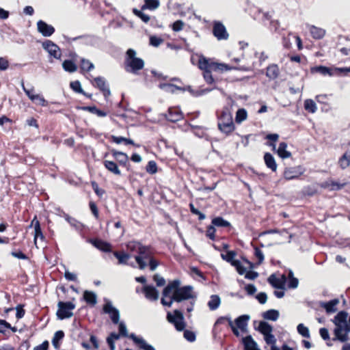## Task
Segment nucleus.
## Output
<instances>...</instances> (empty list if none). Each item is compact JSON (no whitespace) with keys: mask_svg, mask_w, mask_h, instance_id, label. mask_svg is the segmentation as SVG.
Listing matches in <instances>:
<instances>
[{"mask_svg":"<svg viewBox=\"0 0 350 350\" xmlns=\"http://www.w3.org/2000/svg\"><path fill=\"white\" fill-rule=\"evenodd\" d=\"M197 62H196V57L192 56L191 62L193 65H197L198 67L203 71V77L208 84H213L215 82V79L212 75V71L223 72L224 71H228L233 69H236L235 67L230 66L228 64L224 63H218L213 62L211 59L205 57L204 55H196Z\"/></svg>","mask_w":350,"mask_h":350,"instance_id":"nucleus-1","label":"nucleus"},{"mask_svg":"<svg viewBox=\"0 0 350 350\" xmlns=\"http://www.w3.org/2000/svg\"><path fill=\"white\" fill-rule=\"evenodd\" d=\"M180 282L178 280L170 282L163 291V297H167L172 295V300L176 302H181L193 298L192 286H184L180 287Z\"/></svg>","mask_w":350,"mask_h":350,"instance_id":"nucleus-2","label":"nucleus"},{"mask_svg":"<svg viewBox=\"0 0 350 350\" xmlns=\"http://www.w3.org/2000/svg\"><path fill=\"white\" fill-rule=\"evenodd\" d=\"M218 129L226 136L230 135L235 130L232 115L228 107H224L217 111Z\"/></svg>","mask_w":350,"mask_h":350,"instance_id":"nucleus-3","label":"nucleus"},{"mask_svg":"<svg viewBox=\"0 0 350 350\" xmlns=\"http://www.w3.org/2000/svg\"><path fill=\"white\" fill-rule=\"evenodd\" d=\"M124 64L126 71L132 73H137L144 67V61L136 57V51L133 49L126 51Z\"/></svg>","mask_w":350,"mask_h":350,"instance_id":"nucleus-4","label":"nucleus"},{"mask_svg":"<svg viewBox=\"0 0 350 350\" xmlns=\"http://www.w3.org/2000/svg\"><path fill=\"white\" fill-rule=\"evenodd\" d=\"M119 336H122L124 337H129L135 344H136L139 349L143 350H155V349L150 345L148 344L145 340L142 338H139L134 334L128 335L126 327L123 322H120L118 325Z\"/></svg>","mask_w":350,"mask_h":350,"instance_id":"nucleus-5","label":"nucleus"},{"mask_svg":"<svg viewBox=\"0 0 350 350\" xmlns=\"http://www.w3.org/2000/svg\"><path fill=\"white\" fill-rule=\"evenodd\" d=\"M57 311L56 315L60 320L69 319L73 316L72 310L76 306L72 301H59L57 304Z\"/></svg>","mask_w":350,"mask_h":350,"instance_id":"nucleus-6","label":"nucleus"},{"mask_svg":"<svg viewBox=\"0 0 350 350\" xmlns=\"http://www.w3.org/2000/svg\"><path fill=\"white\" fill-rule=\"evenodd\" d=\"M174 315H172L170 312L167 314V321L174 324L177 331L181 332L185 327V323L184 322V316L181 311L175 310L174 311Z\"/></svg>","mask_w":350,"mask_h":350,"instance_id":"nucleus-7","label":"nucleus"},{"mask_svg":"<svg viewBox=\"0 0 350 350\" xmlns=\"http://www.w3.org/2000/svg\"><path fill=\"white\" fill-rule=\"evenodd\" d=\"M139 255L135 256V261L139 265L140 269H144L146 267L144 259H148L151 256L150 246L143 245L139 247Z\"/></svg>","mask_w":350,"mask_h":350,"instance_id":"nucleus-8","label":"nucleus"},{"mask_svg":"<svg viewBox=\"0 0 350 350\" xmlns=\"http://www.w3.org/2000/svg\"><path fill=\"white\" fill-rule=\"evenodd\" d=\"M212 32L218 40H226L229 38L226 27L220 21L213 22Z\"/></svg>","mask_w":350,"mask_h":350,"instance_id":"nucleus-9","label":"nucleus"},{"mask_svg":"<svg viewBox=\"0 0 350 350\" xmlns=\"http://www.w3.org/2000/svg\"><path fill=\"white\" fill-rule=\"evenodd\" d=\"M304 172V168L301 165L286 167L283 172V177L286 180L297 179Z\"/></svg>","mask_w":350,"mask_h":350,"instance_id":"nucleus-10","label":"nucleus"},{"mask_svg":"<svg viewBox=\"0 0 350 350\" xmlns=\"http://www.w3.org/2000/svg\"><path fill=\"white\" fill-rule=\"evenodd\" d=\"M103 312L108 314L113 324L119 323L120 312L119 310L113 307L110 301H106L103 306Z\"/></svg>","mask_w":350,"mask_h":350,"instance_id":"nucleus-11","label":"nucleus"},{"mask_svg":"<svg viewBox=\"0 0 350 350\" xmlns=\"http://www.w3.org/2000/svg\"><path fill=\"white\" fill-rule=\"evenodd\" d=\"M103 312L108 314L113 324L119 323L120 312L119 310L113 307L110 301H106L103 306Z\"/></svg>","mask_w":350,"mask_h":350,"instance_id":"nucleus-12","label":"nucleus"},{"mask_svg":"<svg viewBox=\"0 0 350 350\" xmlns=\"http://www.w3.org/2000/svg\"><path fill=\"white\" fill-rule=\"evenodd\" d=\"M109 153L119 165L126 167L128 170H129L131 165L129 161V157L127 154L118 151L116 149H111Z\"/></svg>","mask_w":350,"mask_h":350,"instance_id":"nucleus-13","label":"nucleus"},{"mask_svg":"<svg viewBox=\"0 0 350 350\" xmlns=\"http://www.w3.org/2000/svg\"><path fill=\"white\" fill-rule=\"evenodd\" d=\"M164 117L169 122H176L182 120L184 118V115L179 107H171L164 114Z\"/></svg>","mask_w":350,"mask_h":350,"instance_id":"nucleus-14","label":"nucleus"},{"mask_svg":"<svg viewBox=\"0 0 350 350\" xmlns=\"http://www.w3.org/2000/svg\"><path fill=\"white\" fill-rule=\"evenodd\" d=\"M42 47L44 49L53 57L59 59L62 55V53L59 47L51 40H46L42 43Z\"/></svg>","mask_w":350,"mask_h":350,"instance_id":"nucleus-15","label":"nucleus"},{"mask_svg":"<svg viewBox=\"0 0 350 350\" xmlns=\"http://www.w3.org/2000/svg\"><path fill=\"white\" fill-rule=\"evenodd\" d=\"M89 242L96 249L104 252H111L112 250V246L111 243L103 241L98 238L90 239Z\"/></svg>","mask_w":350,"mask_h":350,"instance_id":"nucleus-16","label":"nucleus"},{"mask_svg":"<svg viewBox=\"0 0 350 350\" xmlns=\"http://www.w3.org/2000/svg\"><path fill=\"white\" fill-rule=\"evenodd\" d=\"M93 85L103 93L105 98H107L110 95V90L106 84V81L104 78L98 77L94 79Z\"/></svg>","mask_w":350,"mask_h":350,"instance_id":"nucleus-17","label":"nucleus"},{"mask_svg":"<svg viewBox=\"0 0 350 350\" xmlns=\"http://www.w3.org/2000/svg\"><path fill=\"white\" fill-rule=\"evenodd\" d=\"M345 183H340L332 179L327 180L319 184V186L322 189H328L330 191H338L342 189L345 186Z\"/></svg>","mask_w":350,"mask_h":350,"instance_id":"nucleus-18","label":"nucleus"},{"mask_svg":"<svg viewBox=\"0 0 350 350\" xmlns=\"http://www.w3.org/2000/svg\"><path fill=\"white\" fill-rule=\"evenodd\" d=\"M38 31L45 37L51 36L55 32V28L46 22L40 20L37 23Z\"/></svg>","mask_w":350,"mask_h":350,"instance_id":"nucleus-19","label":"nucleus"},{"mask_svg":"<svg viewBox=\"0 0 350 350\" xmlns=\"http://www.w3.org/2000/svg\"><path fill=\"white\" fill-rule=\"evenodd\" d=\"M104 167L111 173L116 176H120L121 172L118 167V164L113 161L104 159L103 161Z\"/></svg>","mask_w":350,"mask_h":350,"instance_id":"nucleus-20","label":"nucleus"},{"mask_svg":"<svg viewBox=\"0 0 350 350\" xmlns=\"http://www.w3.org/2000/svg\"><path fill=\"white\" fill-rule=\"evenodd\" d=\"M280 68L275 64L269 65L266 68V76L269 80H275L280 75Z\"/></svg>","mask_w":350,"mask_h":350,"instance_id":"nucleus-21","label":"nucleus"},{"mask_svg":"<svg viewBox=\"0 0 350 350\" xmlns=\"http://www.w3.org/2000/svg\"><path fill=\"white\" fill-rule=\"evenodd\" d=\"M143 292L145 294V297L150 300H157L159 298V292L155 287L152 286H145L143 288Z\"/></svg>","mask_w":350,"mask_h":350,"instance_id":"nucleus-22","label":"nucleus"},{"mask_svg":"<svg viewBox=\"0 0 350 350\" xmlns=\"http://www.w3.org/2000/svg\"><path fill=\"white\" fill-rule=\"evenodd\" d=\"M339 304L338 299H334L327 302H320V306L323 308L327 313L335 312L337 310L336 306Z\"/></svg>","mask_w":350,"mask_h":350,"instance_id":"nucleus-23","label":"nucleus"},{"mask_svg":"<svg viewBox=\"0 0 350 350\" xmlns=\"http://www.w3.org/2000/svg\"><path fill=\"white\" fill-rule=\"evenodd\" d=\"M242 342L244 346V350H260L257 345V343L252 336L248 335L242 338Z\"/></svg>","mask_w":350,"mask_h":350,"instance_id":"nucleus-24","label":"nucleus"},{"mask_svg":"<svg viewBox=\"0 0 350 350\" xmlns=\"http://www.w3.org/2000/svg\"><path fill=\"white\" fill-rule=\"evenodd\" d=\"M310 72L312 74L319 73L323 76L332 77V68H329L325 66H317L310 68Z\"/></svg>","mask_w":350,"mask_h":350,"instance_id":"nucleus-25","label":"nucleus"},{"mask_svg":"<svg viewBox=\"0 0 350 350\" xmlns=\"http://www.w3.org/2000/svg\"><path fill=\"white\" fill-rule=\"evenodd\" d=\"M31 225H34V238L33 241L34 243L36 245L37 239L38 237H40L41 239H44V236L42 233L40 221L37 219V217L35 216L33 220L31 221Z\"/></svg>","mask_w":350,"mask_h":350,"instance_id":"nucleus-26","label":"nucleus"},{"mask_svg":"<svg viewBox=\"0 0 350 350\" xmlns=\"http://www.w3.org/2000/svg\"><path fill=\"white\" fill-rule=\"evenodd\" d=\"M249 319V315H241L234 320V325L239 327V329H240L242 332H245Z\"/></svg>","mask_w":350,"mask_h":350,"instance_id":"nucleus-27","label":"nucleus"},{"mask_svg":"<svg viewBox=\"0 0 350 350\" xmlns=\"http://www.w3.org/2000/svg\"><path fill=\"white\" fill-rule=\"evenodd\" d=\"M159 88L167 93L174 94L177 90L184 91L185 89L172 83H161Z\"/></svg>","mask_w":350,"mask_h":350,"instance_id":"nucleus-28","label":"nucleus"},{"mask_svg":"<svg viewBox=\"0 0 350 350\" xmlns=\"http://www.w3.org/2000/svg\"><path fill=\"white\" fill-rule=\"evenodd\" d=\"M264 161L266 166L271 170L273 172H276L277 170V163L273 156L269 152H265L264 154Z\"/></svg>","mask_w":350,"mask_h":350,"instance_id":"nucleus-29","label":"nucleus"},{"mask_svg":"<svg viewBox=\"0 0 350 350\" xmlns=\"http://www.w3.org/2000/svg\"><path fill=\"white\" fill-rule=\"evenodd\" d=\"M338 164L342 170L350 167V151H346L338 159Z\"/></svg>","mask_w":350,"mask_h":350,"instance_id":"nucleus-30","label":"nucleus"},{"mask_svg":"<svg viewBox=\"0 0 350 350\" xmlns=\"http://www.w3.org/2000/svg\"><path fill=\"white\" fill-rule=\"evenodd\" d=\"M83 299L88 304L92 306H94L97 302L96 295L92 291H85L83 292Z\"/></svg>","mask_w":350,"mask_h":350,"instance_id":"nucleus-31","label":"nucleus"},{"mask_svg":"<svg viewBox=\"0 0 350 350\" xmlns=\"http://www.w3.org/2000/svg\"><path fill=\"white\" fill-rule=\"evenodd\" d=\"M113 256L118 260V264H127L128 260L131 258L129 254L123 251H114L113 252Z\"/></svg>","mask_w":350,"mask_h":350,"instance_id":"nucleus-32","label":"nucleus"},{"mask_svg":"<svg viewBox=\"0 0 350 350\" xmlns=\"http://www.w3.org/2000/svg\"><path fill=\"white\" fill-rule=\"evenodd\" d=\"M287 144L286 142H280L279 144L277 153L282 159H287L291 157V153L286 150Z\"/></svg>","mask_w":350,"mask_h":350,"instance_id":"nucleus-33","label":"nucleus"},{"mask_svg":"<svg viewBox=\"0 0 350 350\" xmlns=\"http://www.w3.org/2000/svg\"><path fill=\"white\" fill-rule=\"evenodd\" d=\"M81 109L83 111H88L91 113L95 114L98 117H105L107 115V112L98 109L96 106H85L82 107Z\"/></svg>","mask_w":350,"mask_h":350,"instance_id":"nucleus-34","label":"nucleus"},{"mask_svg":"<svg viewBox=\"0 0 350 350\" xmlns=\"http://www.w3.org/2000/svg\"><path fill=\"white\" fill-rule=\"evenodd\" d=\"M279 312L274 309L268 310L262 314L263 319L273 321H276L279 318Z\"/></svg>","mask_w":350,"mask_h":350,"instance_id":"nucleus-35","label":"nucleus"},{"mask_svg":"<svg viewBox=\"0 0 350 350\" xmlns=\"http://www.w3.org/2000/svg\"><path fill=\"white\" fill-rule=\"evenodd\" d=\"M212 224L216 227L231 228V224L221 217H216L211 221Z\"/></svg>","mask_w":350,"mask_h":350,"instance_id":"nucleus-36","label":"nucleus"},{"mask_svg":"<svg viewBox=\"0 0 350 350\" xmlns=\"http://www.w3.org/2000/svg\"><path fill=\"white\" fill-rule=\"evenodd\" d=\"M256 329L262 334H263V336H265L268 334H270V332H272L273 327L267 322L260 321L258 327Z\"/></svg>","mask_w":350,"mask_h":350,"instance_id":"nucleus-37","label":"nucleus"},{"mask_svg":"<svg viewBox=\"0 0 350 350\" xmlns=\"http://www.w3.org/2000/svg\"><path fill=\"white\" fill-rule=\"evenodd\" d=\"M64 337V332L62 330L57 331L52 339V344L55 349L60 348V340Z\"/></svg>","mask_w":350,"mask_h":350,"instance_id":"nucleus-38","label":"nucleus"},{"mask_svg":"<svg viewBox=\"0 0 350 350\" xmlns=\"http://www.w3.org/2000/svg\"><path fill=\"white\" fill-rule=\"evenodd\" d=\"M268 282L275 288L284 289L282 282L275 274H271L267 279Z\"/></svg>","mask_w":350,"mask_h":350,"instance_id":"nucleus-39","label":"nucleus"},{"mask_svg":"<svg viewBox=\"0 0 350 350\" xmlns=\"http://www.w3.org/2000/svg\"><path fill=\"white\" fill-rule=\"evenodd\" d=\"M79 67L81 72H90L94 68V64L90 60L85 59L81 60Z\"/></svg>","mask_w":350,"mask_h":350,"instance_id":"nucleus-40","label":"nucleus"},{"mask_svg":"<svg viewBox=\"0 0 350 350\" xmlns=\"http://www.w3.org/2000/svg\"><path fill=\"white\" fill-rule=\"evenodd\" d=\"M304 106L305 110L311 113H315L317 110L316 103L312 99L305 100Z\"/></svg>","mask_w":350,"mask_h":350,"instance_id":"nucleus-41","label":"nucleus"},{"mask_svg":"<svg viewBox=\"0 0 350 350\" xmlns=\"http://www.w3.org/2000/svg\"><path fill=\"white\" fill-rule=\"evenodd\" d=\"M220 297L217 295H213L211 297V300L208 303V306L211 310H216L220 305Z\"/></svg>","mask_w":350,"mask_h":350,"instance_id":"nucleus-42","label":"nucleus"},{"mask_svg":"<svg viewBox=\"0 0 350 350\" xmlns=\"http://www.w3.org/2000/svg\"><path fill=\"white\" fill-rule=\"evenodd\" d=\"M63 68L69 72H74L77 70V66L75 62L70 59H66L62 64Z\"/></svg>","mask_w":350,"mask_h":350,"instance_id":"nucleus-43","label":"nucleus"},{"mask_svg":"<svg viewBox=\"0 0 350 350\" xmlns=\"http://www.w3.org/2000/svg\"><path fill=\"white\" fill-rule=\"evenodd\" d=\"M247 118V111L243 109H239L236 112V116H235V122L238 124L241 123L244 120H245Z\"/></svg>","mask_w":350,"mask_h":350,"instance_id":"nucleus-44","label":"nucleus"},{"mask_svg":"<svg viewBox=\"0 0 350 350\" xmlns=\"http://www.w3.org/2000/svg\"><path fill=\"white\" fill-rule=\"evenodd\" d=\"M30 100L42 107H46L49 104L48 101L45 100L42 95L40 94H36V96H30Z\"/></svg>","mask_w":350,"mask_h":350,"instance_id":"nucleus-45","label":"nucleus"},{"mask_svg":"<svg viewBox=\"0 0 350 350\" xmlns=\"http://www.w3.org/2000/svg\"><path fill=\"white\" fill-rule=\"evenodd\" d=\"M159 6V0H145V3L142 6V10L145 9L153 10L157 9Z\"/></svg>","mask_w":350,"mask_h":350,"instance_id":"nucleus-46","label":"nucleus"},{"mask_svg":"<svg viewBox=\"0 0 350 350\" xmlns=\"http://www.w3.org/2000/svg\"><path fill=\"white\" fill-rule=\"evenodd\" d=\"M111 142L116 143L117 144H120L121 143H124L125 145H129V144H133V140L131 139L126 138L124 137H118L115 135H111L110 137Z\"/></svg>","mask_w":350,"mask_h":350,"instance_id":"nucleus-47","label":"nucleus"},{"mask_svg":"<svg viewBox=\"0 0 350 350\" xmlns=\"http://www.w3.org/2000/svg\"><path fill=\"white\" fill-rule=\"evenodd\" d=\"M348 314L345 311H340L339 312L335 317L334 323L336 325H339L340 323H344L345 324L347 322V318Z\"/></svg>","mask_w":350,"mask_h":350,"instance_id":"nucleus-48","label":"nucleus"},{"mask_svg":"<svg viewBox=\"0 0 350 350\" xmlns=\"http://www.w3.org/2000/svg\"><path fill=\"white\" fill-rule=\"evenodd\" d=\"M310 33L314 39H321L325 35V31L321 28L312 26L310 29Z\"/></svg>","mask_w":350,"mask_h":350,"instance_id":"nucleus-49","label":"nucleus"},{"mask_svg":"<svg viewBox=\"0 0 350 350\" xmlns=\"http://www.w3.org/2000/svg\"><path fill=\"white\" fill-rule=\"evenodd\" d=\"M288 277L289 278V281L288 283V288H296L298 286L299 281L297 278L293 276V272L291 270H289Z\"/></svg>","mask_w":350,"mask_h":350,"instance_id":"nucleus-50","label":"nucleus"},{"mask_svg":"<svg viewBox=\"0 0 350 350\" xmlns=\"http://www.w3.org/2000/svg\"><path fill=\"white\" fill-rule=\"evenodd\" d=\"M119 339V334L111 332L109 336L107 338V342L109 347L110 350H114L115 349V340Z\"/></svg>","mask_w":350,"mask_h":350,"instance_id":"nucleus-51","label":"nucleus"},{"mask_svg":"<svg viewBox=\"0 0 350 350\" xmlns=\"http://www.w3.org/2000/svg\"><path fill=\"white\" fill-rule=\"evenodd\" d=\"M146 171L150 174H154L158 171L157 164L154 161H149L146 166Z\"/></svg>","mask_w":350,"mask_h":350,"instance_id":"nucleus-52","label":"nucleus"},{"mask_svg":"<svg viewBox=\"0 0 350 350\" xmlns=\"http://www.w3.org/2000/svg\"><path fill=\"white\" fill-rule=\"evenodd\" d=\"M133 13L145 23H148L150 20V18L148 14H144L142 10H139L137 8L133 9Z\"/></svg>","mask_w":350,"mask_h":350,"instance_id":"nucleus-53","label":"nucleus"},{"mask_svg":"<svg viewBox=\"0 0 350 350\" xmlns=\"http://www.w3.org/2000/svg\"><path fill=\"white\" fill-rule=\"evenodd\" d=\"M348 74V68H332V76H347Z\"/></svg>","mask_w":350,"mask_h":350,"instance_id":"nucleus-54","label":"nucleus"},{"mask_svg":"<svg viewBox=\"0 0 350 350\" xmlns=\"http://www.w3.org/2000/svg\"><path fill=\"white\" fill-rule=\"evenodd\" d=\"M298 333L305 338H310V332L307 327L304 324L300 323L297 327Z\"/></svg>","mask_w":350,"mask_h":350,"instance_id":"nucleus-55","label":"nucleus"},{"mask_svg":"<svg viewBox=\"0 0 350 350\" xmlns=\"http://www.w3.org/2000/svg\"><path fill=\"white\" fill-rule=\"evenodd\" d=\"M216 230L215 226L212 224L206 228V236L209 238L212 241H215L216 236H215Z\"/></svg>","mask_w":350,"mask_h":350,"instance_id":"nucleus-56","label":"nucleus"},{"mask_svg":"<svg viewBox=\"0 0 350 350\" xmlns=\"http://www.w3.org/2000/svg\"><path fill=\"white\" fill-rule=\"evenodd\" d=\"M231 265L235 267L237 271L240 275H243L246 271V269L241 265L239 260H235L232 262Z\"/></svg>","mask_w":350,"mask_h":350,"instance_id":"nucleus-57","label":"nucleus"},{"mask_svg":"<svg viewBox=\"0 0 350 350\" xmlns=\"http://www.w3.org/2000/svg\"><path fill=\"white\" fill-rule=\"evenodd\" d=\"M190 211L192 214L198 215V219L202 221L206 218L205 215L197 209L192 203L189 204Z\"/></svg>","mask_w":350,"mask_h":350,"instance_id":"nucleus-58","label":"nucleus"},{"mask_svg":"<svg viewBox=\"0 0 350 350\" xmlns=\"http://www.w3.org/2000/svg\"><path fill=\"white\" fill-rule=\"evenodd\" d=\"M236 256V253L234 251H228L226 254H221V256L222 259L226 260L228 262H230L232 265V262L235 260L234 256Z\"/></svg>","mask_w":350,"mask_h":350,"instance_id":"nucleus-59","label":"nucleus"},{"mask_svg":"<svg viewBox=\"0 0 350 350\" xmlns=\"http://www.w3.org/2000/svg\"><path fill=\"white\" fill-rule=\"evenodd\" d=\"M254 256L258 259L257 265H259L262 264L264 260V254H263L262 252L261 251V250L260 248H258L257 246H254Z\"/></svg>","mask_w":350,"mask_h":350,"instance_id":"nucleus-60","label":"nucleus"},{"mask_svg":"<svg viewBox=\"0 0 350 350\" xmlns=\"http://www.w3.org/2000/svg\"><path fill=\"white\" fill-rule=\"evenodd\" d=\"M342 327H338L334 329V334L338 340L342 342L346 341L347 338L346 334H342Z\"/></svg>","mask_w":350,"mask_h":350,"instance_id":"nucleus-61","label":"nucleus"},{"mask_svg":"<svg viewBox=\"0 0 350 350\" xmlns=\"http://www.w3.org/2000/svg\"><path fill=\"white\" fill-rule=\"evenodd\" d=\"M185 23L182 20H177L172 25V29L174 31H180L183 29Z\"/></svg>","mask_w":350,"mask_h":350,"instance_id":"nucleus-62","label":"nucleus"},{"mask_svg":"<svg viewBox=\"0 0 350 350\" xmlns=\"http://www.w3.org/2000/svg\"><path fill=\"white\" fill-rule=\"evenodd\" d=\"M89 207L94 217L98 219L99 218V211L96 204L93 201H90L89 202Z\"/></svg>","mask_w":350,"mask_h":350,"instance_id":"nucleus-63","label":"nucleus"},{"mask_svg":"<svg viewBox=\"0 0 350 350\" xmlns=\"http://www.w3.org/2000/svg\"><path fill=\"white\" fill-rule=\"evenodd\" d=\"M70 88L77 93H83L81 83L79 81H72L70 84Z\"/></svg>","mask_w":350,"mask_h":350,"instance_id":"nucleus-64","label":"nucleus"}]
</instances>
